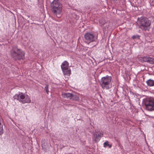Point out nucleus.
<instances>
[{
    "label": "nucleus",
    "mask_w": 154,
    "mask_h": 154,
    "mask_svg": "<svg viewBox=\"0 0 154 154\" xmlns=\"http://www.w3.org/2000/svg\"><path fill=\"white\" fill-rule=\"evenodd\" d=\"M140 37V36L137 35H134L132 36V38L133 39H135V38H139V37Z\"/></svg>",
    "instance_id": "obj_15"
},
{
    "label": "nucleus",
    "mask_w": 154,
    "mask_h": 154,
    "mask_svg": "<svg viewBox=\"0 0 154 154\" xmlns=\"http://www.w3.org/2000/svg\"><path fill=\"white\" fill-rule=\"evenodd\" d=\"M61 68L62 70H68L69 68L68 63L66 61H64L62 64Z\"/></svg>",
    "instance_id": "obj_11"
},
{
    "label": "nucleus",
    "mask_w": 154,
    "mask_h": 154,
    "mask_svg": "<svg viewBox=\"0 0 154 154\" xmlns=\"http://www.w3.org/2000/svg\"><path fill=\"white\" fill-rule=\"evenodd\" d=\"M64 75H69L71 74V71L70 69L62 70Z\"/></svg>",
    "instance_id": "obj_13"
},
{
    "label": "nucleus",
    "mask_w": 154,
    "mask_h": 154,
    "mask_svg": "<svg viewBox=\"0 0 154 154\" xmlns=\"http://www.w3.org/2000/svg\"><path fill=\"white\" fill-rule=\"evenodd\" d=\"M108 146H109V148H110L112 146H111V145L109 144V145Z\"/></svg>",
    "instance_id": "obj_19"
},
{
    "label": "nucleus",
    "mask_w": 154,
    "mask_h": 154,
    "mask_svg": "<svg viewBox=\"0 0 154 154\" xmlns=\"http://www.w3.org/2000/svg\"><path fill=\"white\" fill-rule=\"evenodd\" d=\"M12 58L15 60H20L24 58L25 53L22 49L17 47H13L11 51Z\"/></svg>",
    "instance_id": "obj_3"
},
{
    "label": "nucleus",
    "mask_w": 154,
    "mask_h": 154,
    "mask_svg": "<svg viewBox=\"0 0 154 154\" xmlns=\"http://www.w3.org/2000/svg\"><path fill=\"white\" fill-rule=\"evenodd\" d=\"M48 86L49 85L48 84H45V89L48 94L49 92Z\"/></svg>",
    "instance_id": "obj_14"
},
{
    "label": "nucleus",
    "mask_w": 154,
    "mask_h": 154,
    "mask_svg": "<svg viewBox=\"0 0 154 154\" xmlns=\"http://www.w3.org/2000/svg\"><path fill=\"white\" fill-rule=\"evenodd\" d=\"M14 100L16 99L22 103H29L31 102V100L28 95L25 96L23 93L19 92L17 94L13 97Z\"/></svg>",
    "instance_id": "obj_4"
},
{
    "label": "nucleus",
    "mask_w": 154,
    "mask_h": 154,
    "mask_svg": "<svg viewBox=\"0 0 154 154\" xmlns=\"http://www.w3.org/2000/svg\"><path fill=\"white\" fill-rule=\"evenodd\" d=\"M146 109L150 111H154V99H146L144 101Z\"/></svg>",
    "instance_id": "obj_6"
},
{
    "label": "nucleus",
    "mask_w": 154,
    "mask_h": 154,
    "mask_svg": "<svg viewBox=\"0 0 154 154\" xmlns=\"http://www.w3.org/2000/svg\"><path fill=\"white\" fill-rule=\"evenodd\" d=\"M109 145V142L108 141L106 142L103 144V146L104 147H106Z\"/></svg>",
    "instance_id": "obj_16"
},
{
    "label": "nucleus",
    "mask_w": 154,
    "mask_h": 154,
    "mask_svg": "<svg viewBox=\"0 0 154 154\" xmlns=\"http://www.w3.org/2000/svg\"><path fill=\"white\" fill-rule=\"evenodd\" d=\"M51 11L54 15L58 18L61 16L62 5L58 0H54L51 3Z\"/></svg>",
    "instance_id": "obj_2"
},
{
    "label": "nucleus",
    "mask_w": 154,
    "mask_h": 154,
    "mask_svg": "<svg viewBox=\"0 0 154 154\" xmlns=\"http://www.w3.org/2000/svg\"><path fill=\"white\" fill-rule=\"evenodd\" d=\"M111 80L112 77L110 76L107 75L102 77L100 81V86L103 89H109V85Z\"/></svg>",
    "instance_id": "obj_5"
},
{
    "label": "nucleus",
    "mask_w": 154,
    "mask_h": 154,
    "mask_svg": "<svg viewBox=\"0 0 154 154\" xmlns=\"http://www.w3.org/2000/svg\"><path fill=\"white\" fill-rule=\"evenodd\" d=\"M148 86H154V80L150 79L146 82Z\"/></svg>",
    "instance_id": "obj_12"
},
{
    "label": "nucleus",
    "mask_w": 154,
    "mask_h": 154,
    "mask_svg": "<svg viewBox=\"0 0 154 154\" xmlns=\"http://www.w3.org/2000/svg\"><path fill=\"white\" fill-rule=\"evenodd\" d=\"M45 145H42V147L44 151H46V148L45 147Z\"/></svg>",
    "instance_id": "obj_17"
},
{
    "label": "nucleus",
    "mask_w": 154,
    "mask_h": 154,
    "mask_svg": "<svg viewBox=\"0 0 154 154\" xmlns=\"http://www.w3.org/2000/svg\"><path fill=\"white\" fill-rule=\"evenodd\" d=\"M63 97L72 100L78 101L79 99V97L75 94L70 93H63L62 94Z\"/></svg>",
    "instance_id": "obj_8"
},
{
    "label": "nucleus",
    "mask_w": 154,
    "mask_h": 154,
    "mask_svg": "<svg viewBox=\"0 0 154 154\" xmlns=\"http://www.w3.org/2000/svg\"><path fill=\"white\" fill-rule=\"evenodd\" d=\"M103 135V134L99 131L95 132L93 134L92 136V138L93 141L95 143L98 142Z\"/></svg>",
    "instance_id": "obj_9"
},
{
    "label": "nucleus",
    "mask_w": 154,
    "mask_h": 154,
    "mask_svg": "<svg viewBox=\"0 0 154 154\" xmlns=\"http://www.w3.org/2000/svg\"><path fill=\"white\" fill-rule=\"evenodd\" d=\"M137 23L140 28L144 31H149L150 29L151 21L148 18L144 17H138Z\"/></svg>",
    "instance_id": "obj_1"
},
{
    "label": "nucleus",
    "mask_w": 154,
    "mask_h": 154,
    "mask_svg": "<svg viewBox=\"0 0 154 154\" xmlns=\"http://www.w3.org/2000/svg\"><path fill=\"white\" fill-rule=\"evenodd\" d=\"M85 41L88 44L95 41L96 38L94 35L91 33H87L84 35Z\"/></svg>",
    "instance_id": "obj_7"
},
{
    "label": "nucleus",
    "mask_w": 154,
    "mask_h": 154,
    "mask_svg": "<svg viewBox=\"0 0 154 154\" xmlns=\"http://www.w3.org/2000/svg\"><path fill=\"white\" fill-rule=\"evenodd\" d=\"M3 129L2 128V130H1V131H0V132H1V134H2V133H3Z\"/></svg>",
    "instance_id": "obj_18"
},
{
    "label": "nucleus",
    "mask_w": 154,
    "mask_h": 154,
    "mask_svg": "<svg viewBox=\"0 0 154 154\" xmlns=\"http://www.w3.org/2000/svg\"><path fill=\"white\" fill-rule=\"evenodd\" d=\"M140 61L142 62H147L150 64H154V59L149 56H145L141 57Z\"/></svg>",
    "instance_id": "obj_10"
}]
</instances>
